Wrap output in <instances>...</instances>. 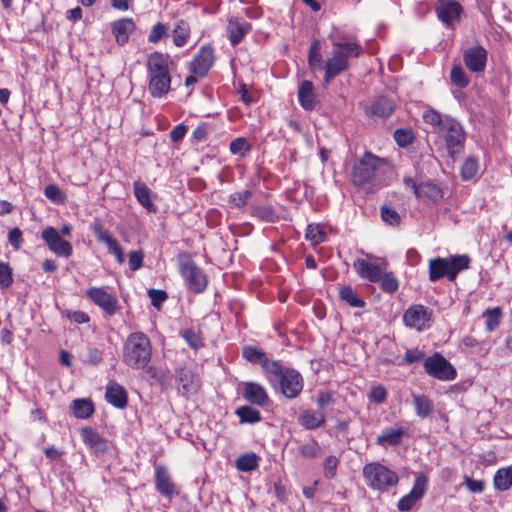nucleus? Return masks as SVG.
I'll return each mask as SVG.
<instances>
[{"mask_svg":"<svg viewBox=\"0 0 512 512\" xmlns=\"http://www.w3.org/2000/svg\"><path fill=\"white\" fill-rule=\"evenodd\" d=\"M486 330L488 332L494 331L500 324V320L502 317V310L500 307H494L492 309H488L484 313Z\"/></svg>","mask_w":512,"mask_h":512,"instance_id":"47","label":"nucleus"},{"mask_svg":"<svg viewBox=\"0 0 512 512\" xmlns=\"http://www.w3.org/2000/svg\"><path fill=\"white\" fill-rule=\"evenodd\" d=\"M378 283L382 291L389 294L395 293L399 288V281L392 271L384 270Z\"/></svg>","mask_w":512,"mask_h":512,"instance_id":"41","label":"nucleus"},{"mask_svg":"<svg viewBox=\"0 0 512 512\" xmlns=\"http://www.w3.org/2000/svg\"><path fill=\"white\" fill-rule=\"evenodd\" d=\"M177 381L179 383V393L189 398L192 395H195L200 387L201 380L195 372H193L190 368L182 367L176 371Z\"/></svg>","mask_w":512,"mask_h":512,"instance_id":"15","label":"nucleus"},{"mask_svg":"<svg viewBox=\"0 0 512 512\" xmlns=\"http://www.w3.org/2000/svg\"><path fill=\"white\" fill-rule=\"evenodd\" d=\"M368 399L375 404H382L387 399V390L382 385L373 386L369 393Z\"/></svg>","mask_w":512,"mask_h":512,"instance_id":"58","label":"nucleus"},{"mask_svg":"<svg viewBox=\"0 0 512 512\" xmlns=\"http://www.w3.org/2000/svg\"><path fill=\"white\" fill-rule=\"evenodd\" d=\"M259 457L253 453H245L240 455L236 460V467L241 472H251L259 465Z\"/></svg>","mask_w":512,"mask_h":512,"instance_id":"39","label":"nucleus"},{"mask_svg":"<svg viewBox=\"0 0 512 512\" xmlns=\"http://www.w3.org/2000/svg\"><path fill=\"white\" fill-rule=\"evenodd\" d=\"M242 356L245 360L252 364H260L266 373V376L269 374V369L267 366H270L271 363H278V360L268 359L262 349L253 345L244 346L242 348Z\"/></svg>","mask_w":512,"mask_h":512,"instance_id":"24","label":"nucleus"},{"mask_svg":"<svg viewBox=\"0 0 512 512\" xmlns=\"http://www.w3.org/2000/svg\"><path fill=\"white\" fill-rule=\"evenodd\" d=\"M250 30V23L242 18L230 19L226 27L227 37L233 46L239 44Z\"/></svg>","mask_w":512,"mask_h":512,"instance_id":"23","label":"nucleus"},{"mask_svg":"<svg viewBox=\"0 0 512 512\" xmlns=\"http://www.w3.org/2000/svg\"><path fill=\"white\" fill-rule=\"evenodd\" d=\"M479 171V163L478 160L473 157L469 156L464 161L462 167H461V177L463 180L468 181L472 180L478 175Z\"/></svg>","mask_w":512,"mask_h":512,"instance_id":"43","label":"nucleus"},{"mask_svg":"<svg viewBox=\"0 0 512 512\" xmlns=\"http://www.w3.org/2000/svg\"><path fill=\"white\" fill-rule=\"evenodd\" d=\"M393 138L398 146L400 147H407L410 144H412L414 140V136L412 132L408 129H396L393 133Z\"/></svg>","mask_w":512,"mask_h":512,"instance_id":"56","label":"nucleus"},{"mask_svg":"<svg viewBox=\"0 0 512 512\" xmlns=\"http://www.w3.org/2000/svg\"><path fill=\"white\" fill-rule=\"evenodd\" d=\"M471 259L467 254L436 257L429 261V280L435 282L446 277L454 281L457 275L469 268Z\"/></svg>","mask_w":512,"mask_h":512,"instance_id":"5","label":"nucleus"},{"mask_svg":"<svg viewBox=\"0 0 512 512\" xmlns=\"http://www.w3.org/2000/svg\"><path fill=\"white\" fill-rule=\"evenodd\" d=\"M71 409L76 418H89L94 412V406L91 400L76 399L72 402Z\"/></svg>","mask_w":512,"mask_h":512,"instance_id":"37","label":"nucleus"},{"mask_svg":"<svg viewBox=\"0 0 512 512\" xmlns=\"http://www.w3.org/2000/svg\"><path fill=\"white\" fill-rule=\"evenodd\" d=\"M494 486L499 491H507L512 486V465L500 468L494 475Z\"/></svg>","mask_w":512,"mask_h":512,"instance_id":"36","label":"nucleus"},{"mask_svg":"<svg viewBox=\"0 0 512 512\" xmlns=\"http://www.w3.org/2000/svg\"><path fill=\"white\" fill-rule=\"evenodd\" d=\"M178 270L190 291L198 294L206 289L207 277L190 257L179 259Z\"/></svg>","mask_w":512,"mask_h":512,"instance_id":"8","label":"nucleus"},{"mask_svg":"<svg viewBox=\"0 0 512 512\" xmlns=\"http://www.w3.org/2000/svg\"><path fill=\"white\" fill-rule=\"evenodd\" d=\"M412 403L414 406L415 414L422 418H429L434 412V404L431 399L425 394H412Z\"/></svg>","mask_w":512,"mask_h":512,"instance_id":"31","label":"nucleus"},{"mask_svg":"<svg viewBox=\"0 0 512 512\" xmlns=\"http://www.w3.org/2000/svg\"><path fill=\"white\" fill-rule=\"evenodd\" d=\"M172 37L175 46H185L190 37V25L182 19L177 21L174 29L172 30Z\"/></svg>","mask_w":512,"mask_h":512,"instance_id":"35","label":"nucleus"},{"mask_svg":"<svg viewBox=\"0 0 512 512\" xmlns=\"http://www.w3.org/2000/svg\"><path fill=\"white\" fill-rule=\"evenodd\" d=\"M423 367L429 376L440 381H452L457 377L454 366L438 352L426 357Z\"/></svg>","mask_w":512,"mask_h":512,"instance_id":"10","label":"nucleus"},{"mask_svg":"<svg viewBox=\"0 0 512 512\" xmlns=\"http://www.w3.org/2000/svg\"><path fill=\"white\" fill-rule=\"evenodd\" d=\"M229 149L232 154L244 157L251 147L244 137H238L230 143Z\"/></svg>","mask_w":512,"mask_h":512,"instance_id":"54","label":"nucleus"},{"mask_svg":"<svg viewBox=\"0 0 512 512\" xmlns=\"http://www.w3.org/2000/svg\"><path fill=\"white\" fill-rule=\"evenodd\" d=\"M41 236L48 248L57 256L68 258L72 255V245L61 238L56 228L46 227L43 229Z\"/></svg>","mask_w":512,"mask_h":512,"instance_id":"12","label":"nucleus"},{"mask_svg":"<svg viewBox=\"0 0 512 512\" xmlns=\"http://www.w3.org/2000/svg\"><path fill=\"white\" fill-rule=\"evenodd\" d=\"M321 447L315 439L303 443L299 446V453L306 459H314L320 455Z\"/></svg>","mask_w":512,"mask_h":512,"instance_id":"48","label":"nucleus"},{"mask_svg":"<svg viewBox=\"0 0 512 512\" xmlns=\"http://www.w3.org/2000/svg\"><path fill=\"white\" fill-rule=\"evenodd\" d=\"M134 195L137 201L143 206L148 213H156L157 207L151 200L150 189L143 183L136 181L133 184Z\"/></svg>","mask_w":512,"mask_h":512,"instance_id":"32","label":"nucleus"},{"mask_svg":"<svg viewBox=\"0 0 512 512\" xmlns=\"http://www.w3.org/2000/svg\"><path fill=\"white\" fill-rule=\"evenodd\" d=\"M441 137L450 157L455 158L464 150L466 133L461 123L451 116H447L444 126L437 133Z\"/></svg>","mask_w":512,"mask_h":512,"instance_id":"7","label":"nucleus"},{"mask_svg":"<svg viewBox=\"0 0 512 512\" xmlns=\"http://www.w3.org/2000/svg\"><path fill=\"white\" fill-rule=\"evenodd\" d=\"M348 66L347 54L342 50H333L324 67V83L329 84L333 78L346 71Z\"/></svg>","mask_w":512,"mask_h":512,"instance_id":"17","label":"nucleus"},{"mask_svg":"<svg viewBox=\"0 0 512 512\" xmlns=\"http://www.w3.org/2000/svg\"><path fill=\"white\" fill-rule=\"evenodd\" d=\"M214 60V49L212 46H202L191 62V72L199 77H204L213 66Z\"/></svg>","mask_w":512,"mask_h":512,"instance_id":"18","label":"nucleus"},{"mask_svg":"<svg viewBox=\"0 0 512 512\" xmlns=\"http://www.w3.org/2000/svg\"><path fill=\"white\" fill-rule=\"evenodd\" d=\"M44 195L54 204H64L66 201V194L56 185L49 184L44 189Z\"/></svg>","mask_w":512,"mask_h":512,"instance_id":"49","label":"nucleus"},{"mask_svg":"<svg viewBox=\"0 0 512 512\" xmlns=\"http://www.w3.org/2000/svg\"><path fill=\"white\" fill-rule=\"evenodd\" d=\"M339 465V458L330 455L325 458L323 463V474L326 479H333L337 473V467Z\"/></svg>","mask_w":512,"mask_h":512,"instance_id":"55","label":"nucleus"},{"mask_svg":"<svg viewBox=\"0 0 512 512\" xmlns=\"http://www.w3.org/2000/svg\"><path fill=\"white\" fill-rule=\"evenodd\" d=\"M415 196L425 204H435L443 198V192L437 184L428 181L420 183Z\"/></svg>","mask_w":512,"mask_h":512,"instance_id":"26","label":"nucleus"},{"mask_svg":"<svg viewBox=\"0 0 512 512\" xmlns=\"http://www.w3.org/2000/svg\"><path fill=\"white\" fill-rule=\"evenodd\" d=\"M425 353L419 349H407L404 355V361L407 364H413L420 361L424 362Z\"/></svg>","mask_w":512,"mask_h":512,"instance_id":"62","label":"nucleus"},{"mask_svg":"<svg viewBox=\"0 0 512 512\" xmlns=\"http://www.w3.org/2000/svg\"><path fill=\"white\" fill-rule=\"evenodd\" d=\"M305 237L313 245H318L326 240V233L319 224H309L306 228Z\"/></svg>","mask_w":512,"mask_h":512,"instance_id":"46","label":"nucleus"},{"mask_svg":"<svg viewBox=\"0 0 512 512\" xmlns=\"http://www.w3.org/2000/svg\"><path fill=\"white\" fill-rule=\"evenodd\" d=\"M149 91L153 97L161 98L170 89L171 77L168 67V55L153 52L147 59Z\"/></svg>","mask_w":512,"mask_h":512,"instance_id":"4","label":"nucleus"},{"mask_svg":"<svg viewBox=\"0 0 512 512\" xmlns=\"http://www.w3.org/2000/svg\"><path fill=\"white\" fill-rule=\"evenodd\" d=\"M86 296L106 315L114 316L120 311V305L117 297L102 287H90L86 291Z\"/></svg>","mask_w":512,"mask_h":512,"instance_id":"11","label":"nucleus"},{"mask_svg":"<svg viewBox=\"0 0 512 512\" xmlns=\"http://www.w3.org/2000/svg\"><path fill=\"white\" fill-rule=\"evenodd\" d=\"M395 110V103L386 96L376 97L370 106V114L379 118H388Z\"/></svg>","mask_w":512,"mask_h":512,"instance_id":"28","label":"nucleus"},{"mask_svg":"<svg viewBox=\"0 0 512 512\" xmlns=\"http://www.w3.org/2000/svg\"><path fill=\"white\" fill-rule=\"evenodd\" d=\"M333 45L337 47V50L344 51L347 54V59L349 57H358L362 51L360 45L355 42H334Z\"/></svg>","mask_w":512,"mask_h":512,"instance_id":"57","label":"nucleus"},{"mask_svg":"<svg viewBox=\"0 0 512 512\" xmlns=\"http://www.w3.org/2000/svg\"><path fill=\"white\" fill-rule=\"evenodd\" d=\"M427 485V477L422 473L417 474L411 491L401 497L398 501V509L402 512L409 511L415 505V503L424 496L427 490Z\"/></svg>","mask_w":512,"mask_h":512,"instance_id":"13","label":"nucleus"},{"mask_svg":"<svg viewBox=\"0 0 512 512\" xmlns=\"http://www.w3.org/2000/svg\"><path fill=\"white\" fill-rule=\"evenodd\" d=\"M465 486L472 493H481L484 490V482L470 477L465 478Z\"/></svg>","mask_w":512,"mask_h":512,"instance_id":"64","label":"nucleus"},{"mask_svg":"<svg viewBox=\"0 0 512 512\" xmlns=\"http://www.w3.org/2000/svg\"><path fill=\"white\" fill-rule=\"evenodd\" d=\"M382 220L390 226H398L401 222V216L392 207L383 205L380 208Z\"/></svg>","mask_w":512,"mask_h":512,"instance_id":"52","label":"nucleus"},{"mask_svg":"<svg viewBox=\"0 0 512 512\" xmlns=\"http://www.w3.org/2000/svg\"><path fill=\"white\" fill-rule=\"evenodd\" d=\"M450 78L452 83L459 88H465L469 84V78L466 75L462 66L459 64H455L452 67Z\"/></svg>","mask_w":512,"mask_h":512,"instance_id":"50","label":"nucleus"},{"mask_svg":"<svg viewBox=\"0 0 512 512\" xmlns=\"http://www.w3.org/2000/svg\"><path fill=\"white\" fill-rule=\"evenodd\" d=\"M435 12L447 28H453L454 24L460 20L462 7L455 0H439Z\"/></svg>","mask_w":512,"mask_h":512,"instance_id":"14","label":"nucleus"},{"mask_svg":"<svg viewBox=\"0 0 512 512\" xmlns=\"http://www.w3.org/2000/svg\"><path fill=\"white\" fill-rule=\"evenodd\" d=\"M13 283L12 269L8 263L0 262V288H8Z\"/></svg>","mask_w":512,"mask_h":512,"instance_id":"59","label":"nucleus"},{"mask_svg":"<svg viewBox=\"0 0 512 512\" xmlns=\"http://www.w3.org/2000/svg\"><path fill=\"white\" fill-rule=\"evenodd\" d=\"M180 334L192 349L198 350L199 348L203 347L204 344L201 336L193 329L182 330Z\"/></svg>","mask_w":512,"mask_h":512,"instance_id":"53","label":"nucleus"},{"mask_svg":"<svg viewBox=\"0 0 512 512\" xmlns=\"http://www.w3.org/2000/svg\"><path fill=\"white\" fill-rule=\"evenodd\" d=\"M136 24L132 18H121L111 24L112 34L117 44L124 45L128 42L130 35L135 31Z\"/></svg>","mask_w":512,"mask_h":512,"instance_id":"21","label":"nucleus"},{"mask_svg":"<svg viewBox=\"0 0 512 512\" xmlns=\"http://www.w3.org/2000/svg\"><path fill=\"white\" fill-rule=\"evenodd\" d=\"M93 231L97 241L104 243L107 246L108 251L115 256L116 261L119 264H123L125 261L124 252L118 240L110 232L103 229L101 225H96Z\"/></svg>","mask_w":512,"mask_h":512,"instance_id":"20","label":"nucleus"},{"mask_svg":"<svg viewBox=\"0 0 512 512\" xmlns=\"http://www.w3.org/2000/svg\"><path fill=\"white\" fill-rule=\"evenodd\" d=\"M340 299L355 308H363L365 301L361 299L351 286H343L339 290Z\"/></svg>","mask_w":512,"mask_h":512,"instance_id":"40","label":"nucleus"},{"mask_svg":"<svg viewBox=\"0 0 512 512\" xmlns=\"http://www.w3.org/2000/svg\"><path fill=\"white\" fill-rule=\"evenodd\" d=\"M298 101L301 107L307 111H311L316 106V95L314 93V85L309 80H303L298 89Z\"/></svg>","mask_w":512,"mask_h":512,"instance_id":"27","label":"nucleus"},{"mask_svg":"<svg viewBox=\"0 0 512 512\" xmlns=\"http://www.w3.org/2000/svg\"><path fill=\"white\" fill-rule=\"evenodd\" d=\"M269 374L267 379L277 393L287 399L298 397L304 387V380L299 371L294 368L284 367L280 361L267 366Z\"/></svg>","mask_w":512,"mask_h":512,"instance_id":"1","label":"nucleus"},{"mask_svg":"<svg viewBox=\"0 0 512 512\" xmlns=\"http://www.w3.org/2000/svg\"><path fill=\"white\" fill-rule=\"evenodd\" d=\"M155 485L158 492L171 498L177 494L176 487L172 483L167 471L163 467H157L155 471Z\"/></svg>","mask_w":512,"mask_h":512,"instance_id":"29","label":"nucleus"},{"mask_svg":"<svg viewBox=\"0 0 512 512\" xmlns=\"http://www.w3.org/2000/svg\"><path fill=\"white\" fill-rule=\"evenodd\" d=\"M148 295L150 297L151 304L156 308H160L163 302L167 299V293L164 290L150 289L148 291Z\"/></svg>","mask_w":512,"mask_h":512,"instance_id":"60","label":"nucleus"},{"mask_svg":"<svg viewBox=\"0 0 512 512\" xmlns=\"http://www.w3.org/2000/svg\"><path fill=\"white\" fill-rule=\"evenodd\" d=\"M81 436L86 445L95 452L103 453L107 450V441L94 429L90 427L81 430Z\"/></svg>","mask_w":512,"mask_h":512,"instance_id":"30","label":"nucleus"},{"mask_svg":"<svg viewBox=\"0 0 512 512\" xmlns=\"http://www.w3.org/2000/svg\"><path fill=\"white\" fill-rule=\"evenodd\" d=\"M144 253L141 250H133L129 253V266L132 271L142 267Z\"/></svg>","mask_w":512,"mask_h":512,"instance_id":"61","label":"nucleus"},{"mask_svg":"<svg viewBox=\"0 0 512 512\" xmlns=\"http://www.w3.org/2000/svg\"><path fill=\"white\" fill-rule=\"evenodd\" d=\"M403 321L407 327L423 331L429 327L430 313L423 305H412L404 312Z\"/></svg>","mask_w":512,"mask_h":512,"instance_id":"16","label":"nucleus"},{"mask_svg":"<svg viewBox=\"0 0 512 512\" xmlns=\"http://www.w3.org/2000/svg\"><path fill=\"white\" fill-rule=\"evenodd\" d=\"M363 477L370 488L380 492L396 486L399 481L396 472L378 462L366 464L363 468Z\"/></svg>","mask_w":512,"mask_h":512,"instance_id":"6","label":"nucleus"},{"mask_svg":"<svg viewBox=\"0 0 512 512\" xmlns=\"http://www.w3.org/2000/svg\"><path fill=\"white\" fill-rule=\"evenodd\" d=\"M152 356L150 339L143 332H133L128 335L123 345V362L133 369H144Z\"/></svg>","mask_w":512,"mask_h":512,"instance_id":"3","label":"nucleus"},{"mask_svg":"<svg viewBox=\"0 0 512 512\" xmlns=\"http://www.w3.org/2000/svg\"><path fill=\"white\" fill-rule=\"evenodd\" d=\"M243 398L251 404L264 406L268 400V394L265 388L256 382H245L243 384Z\"/></svg>","mask_w":512,"mask_h":512,"instance_id":"22","label":"nucleus"},{"mask_svg":"<svg viewBox=\"0 0 512 512\" xmlns=\"http://www.w3.org/2000/svg\"><path fill=\"white\" fill-rule=\"evenodd\" d=\"M405 431L402 428H389L384 430L376 439L381 446H397L401 443Z\"/></svg>","mask_w":512,"mask_h":512,"instance_id":"34","label":"nucleus"},{"mask_svg":"<svg viewBox=\"0 0 512 512\" xmlns=\"http://www.w3.org/2000/svg\"><path fill=\"white\" fill-rule=\"evenodd\" d=\"M366 257V259L357 258L353 263V268L362 280L378 283L381 280L386 261L369 253L366 254Z\"/></svg>","mask_w":512,"mask_h":512,"instance_id":"9","label":"nucleus"},{"mask_svg":"<svg viewBox=\"0 0 512 512\" xmlns=\"http://www.w3.org/2000/svg\"><path fill=\"white\" fill-rule=\"evenodd\" d=\"M8 241L14 250H19L23 243L21 230L19 228L11 229L8 233Z\"/></svg>","mask_w":512,"mask_h":512,"instance_id":"63","label":"nucleus"},{"mask_svg":"<svg viewBox=\"0 0 512 512\" xmlns=\"http://www.w3.org/2000/svg\"><path fill=\"white\" fill-rule=\"evenodd\" d=\"M299 423L305 429L314 430L325 423V415L312 409H307L299 416Z\"/></svg>","mask_w":512,"mask_h":512,"instance_id":"33","label":"nucleus"},{"mask_svg":"<svg viewBox=\"0 0 512 512\" xmlns=\"http://www.w3.org/2000/svg\"><path fill=\"white\" fill-rule=\"evenodd\" d=\"M236 415L239 417L241 423L254 424L261 420L260 412L250 406L239 407L236 410Z\"/></svg>","mask_w":512,"mask_h":512,"instance_id":"44","label":"nucleus"},{"mask_svg":"<svg viewBox=\"0 0 512 512\" xmlns=\"http://www.w3.org/2000/svg\"><path fill=\"white\" fill-rule=\"evenodd\" d=\"M448 115H442L435 109H427L423 112L422 118L426 124L433 128V132L438 133L440 128L444 126V122Z\"/></svg>","mask_w":512,"mask_h":512,"instance_id":"38","label":"nucleus"},{"mask_svg":"<svg viewBox=\"0 0 512 512\" xmlns=\"http://www.w3.org/2000/svg\"><path fill=\"white\" fill-rule=\"evenodd\" d=\"M308 62H309L310 67L313 70L323 69V64H322L323 60H322V55H321V44L318 40L313 41L310 46Z\"/></svg>","mask_w":512,"mask_h":512,"instance_id":"45","label":"nucleus"},{"mask_svg":"<svg viewBox=\"0 0 512 512\" xmlns=\"http://www.w3.org/2000/svg\"><path fill=\"white\" fill-rule=\"evenodd\" d=\"M169 36V25L163 22H157L150 30L147 41L151 44H157Z\"/></svg>","mask_w":512,"mask_h":512,"instance_id":"42","label":"nucleus"},{"mask_svg":"<svg viewBox=\"0 0 512 512\" xmlns=\"http://www.w3.org/2000/svg\"><path fill=\"white\" fill-rule=\"evenodd\" d=\"M105 398L112 406L123 409L128 402V395L125 388L117 382L110 381L107 384Z\"/></svg>","mask_w":512,"mask_h":512,"instance_id":"25","label":"nucleus"},{"mask_svg":"<svg viewBox=\"0 0 512 512\" xmlns=\"http://www.w3.org/2000/svg\"><path fill=\"white\" fill-rule=\"evenodd\" d=\"M252 197V191L251 190H244L241 192H234L229 195L228 197V203L234 207L241 209L246 206L250 198Z\"/></svg>","mask_w":512,"mask_h":512,"instance_id":"51","label":"nucleus"},{"mask_svg":"<svg viewBox=\"0 0 512 512\" xmlns=\"http://www.w3.org/2000/svg\"><path fill=\"white\" fill-rule=\"evenodd\" d=\"M466 67L474 73L484 71L487 61V51L480 45L468 48L463 54Z\"/></svg>","mask_w":512,"mask_h":512,"instance_id":"19","label":"nucleus"},{"mask_svg":"<svg viewBox=\"0 0 512 512\" xmlns=\"http://www.w3.org/2000/svg\"><path fill=\"white\" fill-rule=\"evenodd\" d=\"M384 158L365 152L363 157L355 161L351 180L352 183L361 189H370L381 185L382 167L386 164Z\"/></svg>","mask_w":512,"mask_h":512,"instance_id":"2","label":"nucleus"}]
</instances>
